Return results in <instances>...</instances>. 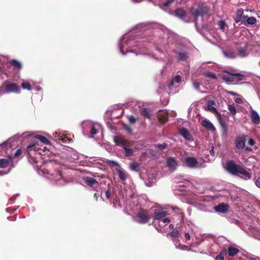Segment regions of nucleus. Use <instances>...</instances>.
Segmentation results:
<instances>
[{"mask_svg": "<svg viewBox=\"0 0 260 260\" xmlns=\"http://www.w3.org/2000/svg\"><path fill=\"white\" fill-rule=\"evenodd\" d=\"M136 36L133 32L125 34L120 39L118 46L120 52L123 55L128 52L135 53L136 55L147 54L146 47L137 40Z\"/></svg>", "mask_w": 260, "mask_h": 260, "instance_id": "obj_1", "label": "nucleus"}, {"mask_svg": "<svg viewBox=\"0 0 260 260\" xmlns=\"http://www.w3.org/2000/svg\"><path fill=\"white\" fill-rule=\"evenodd\" d=\"M153 105L149 103L143 102H132L123 105L117 104L109 107L106 113L116 112V110L122 109L121 114H124L126 109H129L130 112L134 114H149L152 112Z\"/></svg>", "mask_w": 260, "mask_h": 260, "instance_id": "obj_2", "label": "nucleus"}, {"mask_svg": "<svg viewBox=\"0 0 260 260\" xmlns=\"http://www.w3.org/2000/svg\"><path fill=\"white\" fill-rule=\"evenodd\" d=\"M225 169L233 175H242L245 179H250L251 177L250 174L243 167L236 164L233 160L227 161Z\"/></svg>", "mask_w": 260, "mask_h": 260, "instance_id": "obj_3", "label": "nucleus"}, {"mask_svg": "<svg viewBox=\"0 0 260 260\" xmlns=\"http://www.w3.org/2000/svg\"><path fill=\"white\" fill-rule=\"evenodd\" d=\"M113 140L116 145L121 146L124 149L126 156H130L133 154L134 151L133 149L131 148L134 145L133 141L124 139V137L121 135L114 136Z\"/></svg>", "mask_w": 260, "mask_h": 260, "instance_id": "obj_4", "label": "nucleus"}, {"mask_svg": "<svg viewBox=\"0 0 260 260\" xmlns=\"http://www.w3.org/2000/svg\"><path fill=\"white\" fill-rule=\"evenodd\" d=\"M20 89L15 83H5L2 85L0 92L2 93H8L11 92L19 93Z\"/></svg>", "mask_w": 260, "mask_h": 260, "instance_id": "obj_5", "label": "nucleus"}, {"mask_svg": "<svg viewBox=\"0 0 260 260\" xmlns=\"http://www.w3.org/2000/svg\"><path fill=\"white\" fill-rule=\"evenodd\" d=\"M190 12L195 18V22H197L198 17L203 18L207 15L209 12V9L206 7H200L197 9L191 8Z\"/></svg>", "mask_w": 260, "mask_h": 260, "instance_id": "obj_6", "label": "nucleus"}, {"mask_svg": "<svg viewBox=\"0 0 260 260\" xmlns=\"http://www.w3.org/2000/svg\"><path fill=\"white\" fill-rule=\"evenodd\" d=\"M137 216L140 220L138 222L141 224H146L148 223L150 219V216L148 211L144 209H140L138 212Z\"/></svg>", "mask_w": 260, "mask_h": 260, "instance_id": "obj_7", "label": "nucleus"}, {"mask_svg": "<svg viewBox=\"0 0 260 260\" xmlns=\"http://www.w3.org/2000/svg\"><path fill=\"white\" fill-rule=\"evenodd\" d=\"M206 111L215 114H220L218 112V104L213 100H208L207 101L205 106Z\"/></svg>", "mask_w": 260, "mask_h": 260, "instance_id": "obj_8", "label": "nucleus"}, {"mask_svg": "<svg viewBox=\"0 0 260 260\" xmlns=\"http://www.w3.org/2000/svg\"><path fill=\"white\" fill-rule=\"evenodd\" d=\"M241 76L239 73L232 74L225 72L222 75V79L226 83H231L237 82L239 79L238 77Z\"/></svg>", "mask_w": 260, "mask_h": 260, "instance_id": "obj_9", "label": "nucleus"}, {"mask_svg": "<svg viewBox=\"0 0 260 260\" xmlns=\"http://www.w3.org/2000/svg\"><path fill=\"white\" fill-rule=\"evenodd\" d=\"M248 44L247 42H244L237 48L238 55L241 57H245L249 54L248 50Z\"/></svg>", "mask_w": 260, "mask_h": 260, "instance_id": "obj_10", "label": "nucleus"}, {"mask_svg": "<svg viewBox=\"0 0 260 260\" xmlns=\"http://www.w3.org/2000/svg\"><path fill=\"white\" fill-rule=\"evenodd\" d=\"M246 142V136L242 135L236 137L235 141L236 147L239 150L242 149L245 147Z\"/></svg>", "mask_w": 260, "mask_h": 260, "instance_id": "obj_11", "label": "nucleus"}, {"mask_svg": "<svg viewBox=\"0 0 260 260\" xmlns=\"http://www.w3.org/2000/svg\"><path fill=\"white\" fill-rule=\"evenodd\" d=\"M83 180L87 185L91 187L95 188L99 186V183L98 181L93 178L90 177H84L83 178Z\"/></svg>", "mask_w": 260, "mask_h": 260, "instance_id": "obj_12", "label": "nucleus"}, {"mask_svg": "<svg viewBox=\"0 0 260 260\" xmlns=\"http://www.w3.org/2000/svg\"><path fill=\"white\" fill-rule=\"evenodd\" d=\"M185 166L190 168H195L198 164L197 159L193 157H187L185 159Z\"/></svg>", "mask_w": 260, "mask_h": 260, "instance_id": "obj_13", "label": "nucleus"}, {"mask_svg": "<svg viewBox=\"0 0 260 260\" xmlns=\"http://www.w3.org/2000/svg\"><path fill=\"white\" fill-rule=\"evenodd\" d=\"M229 206L225 203H222L214 207L215 210L219 213H225L228 212Z\"/></svg>", "mask_w": 260, "mask_h": 260, "instance_id": "obj_14", "label": "nucleus"}, {"mask_svg": "<svg viewBox=\"0 0 260 260\" xmlns=\"http://www.w3.org/2000/svg\"><path fill=\"white\" fill-rule=\"evenodd\" d=\"M179 134L182 136L185 140L192 141V137L189 131L185 128H181L179 129Z\"/></svg>", "mask_w": 260, "mask_h": 260, "instance_id": "obj_15", "label": "nucleus"}, {"mask_svg": "<svg viewBox=\"0 0 260 260\" xmlns=\"http://www.w3.org/2000/svg\"><path fill=\"white\" fill-rule=\"evenodd\" d=\"M175 1L176 0H165L163 1L161 0L159 5V7L161 9L166 11Z\"/></svg>", "mask_w": 260, "mask_h": 260, "instance_id": "obj_16", "label": "nucleus"}, {"mask_svg": "<svg viewBox=\"0 0 260 260\" xmlns=\"http://www.w3.org/2000/svg\"><path fill=\"white\" fill-rule=\"evenodd\" d=\"M167 215V211L155 210L154 213L153 217L155 220H159L164 218Z\"/></svg>", "mask_w": 260, "mask_h": 260, "instance_id": "obj_17", "label": "nucleus"}, {"mask_svg": "<svg viewBox=\"0 0 260 260\" xmlns=\"http://www.w3.org/2000/svg\"><path fill=\"white\" fill-rule=\"evenodd\" d=\"M202 125L204 127L207 128L208 129L214 132L215 130V128L213 125V124L209 120L205 119L202 121Z\"/></svg>", "mask_w": 260, "mask_h": 260, "instance_id": "obj_18", "label": "nucleus"}, {"mask_svg": "<svg viewBox=\"0 0 260 260\" xmlns=\"http://www.w3.org/2000/svg\"><path fill=\"white\" fill-rule=\"evenodd\" d=\"M257 22L256 19L254 17H246L245 19V22H243L244 24L246 26H248L249 25H253L255 24Z\"/></svg>", "mask_w": 260, "mask_h": 260, "instance_id": "obj_19", "label": "nucleus"}, {"mask_svg": "<svg viewBox=\"0 0 260 260\" xmlns=\"http://www.w3.org/2000/svg\"><path fill=\"white\" fill-rule=\"evenodd\" d=\"M181 77L180 75H176L175 77H174L170 83L169 84L168 86L169 88H171L173 86H175L176 83H179L181 82Z\"/></svg>", "mask_w": 260, "mask_h": 260, "instance_id": "obj_20", "label": "nucleus"}, {"mask_svg": "<svg viewBox=\"0 0 260 260\" xmlns=\"http://www.w3.org/2000/svg\"><path fill=\"white\" fill-rule=\"evenodd\" d=\"M224 55L229 58H235L236 57V54L231 50H224L223 51Z\"/></svg>", "mask_w": 260, "mask_h": 260, "instance_id": "obj_21", "label": "nucleus"}, {"mask_svg": "<svg viewBox=\"0 0 260 260\" xmlns=\"http://www.w3.org/2000/svg\"><path fill=\"white\" fill-rule=\"evenodd\" d=\"M119 178L122 181L123 183L125 182L126 179V175L124 171L121 169H118L116 170Z\"/></svg>", "mask_w": 260, "mask_h": 260, "instance_id": "obj_22", "label": "nucleus"}, {"mask_svg": "<svg viewBox=\"0 0 260 260\" xmlns=\"http://www.w3.org/2000/svg\"><path fill=\"white\" fill-rule=\"evenodd\" d=\"M10 64L15 69L20 70L22 68V64L17 60L13 59L10 61Z\"/></svg>", "mask_w": 260, "mask_h": 260, "instance_id": "obj_23", "label": "nucleus"}, {"mask_svg": "<svg viewBox=\"0 0 260 260\" xmlns=\"http://www.w3.org/2000/svg\"><path fill=\"white\" fill-rule=\"evenodd\" d=\"M175 14L177 17L180 19H183L185 16L186 12L182 9H178L175 10Z\"/></svg>", "mask_w": 260, "mask_h": 260, "instance_id": "obj_24", "label": "nucleus"}, {"mask_svg": "<svg viewBox=\"0 0 260 260\" xmlns=\"http://www.w3.org/2000/svg\"><path fill=\"white\" fill-rule=\"evenodd\" d=\"M239 252V250L236 248L230 246L228 248V254L230 256L236 255Z\"/></svg>", "mask_w": 260, "mask_h": 260, "instance_id": "obj_25", "label": "nucleus"}, {"mask_svg": "<svg viewBox=\"0 0 260 260\" xmlns=\"http://www.w3.org/2000/svg\"><path fill=\"white\" fill-rule=\"evenodd\" d=\"M217 119L220 124V126L224 133H226L228 131L227 126L223 121L221 118V115H217Z\"/></svg>", "mask_w": 260, "mask_h": 260, "instance_id": "obj_26", "label": "nucleus"}, {"mask_svg": "<svg viewBox=\"0 0 260 260\" xmlns=\"http://www.w3.org/2000/svg\"><path fill=\"white\" fill-rule=\"evenodd\" d=\"M10 160L7 159H0V168H6L8 167L10 164Z\"/></svg>", "mask_w": 260, "mask_h": 260, "instance_id": "obj_27", "label": "nucleus"}, {"mask_svg": "<svg viewBox=\"0 0 260 260\" xmlns=\"http://www.w3.org/2000/svg\"><path fill=\"white\" fill-rule=\"evenodd\" d=\"M35 138L39 140L41 142L45 144H49V140L44 136L41 135H37L35 136Z\"/></svg>", "mask_w": 260, "mask_h": 260, "instance_id": "obj_28", "label": "nucleus"}, {"mask_svg": "<svg viewBox=\"0 0 260 260\" xmlns=\"http://www.w3.org/2000/svg\"><path fill=\"white\" fill-rule=\"evenodd\" d=\"M187 58L186 53L183 52H179L177 53V59L179 61L185 60Z\"/></svg>", "mask_w": 260, "mask_h": 260, "instance_id": "obj_29", "label": "nucleus"}, {"mask_svg": "<svg viewBox=\"0 0 260 260\" xmlns=\"http://www.w3.org/2000/svg\"><path fill=\"white\" fill-rule=\"evenodd\" d=\"M167 164L168 167L170 168H174L177 165L175 159L172 157H170L168 159Z\"/></svg>", "mask_w": 260, "mask_h": 260, "instance_id": "obj_30", "label": "nucleus"}, {"mask_svg": "<svg viewBox=\"0 0 260 260\" xmlns=\"http://www.w3.org/2000/svg\"><path fill=\"white\" fill-rule=\"evenodd\" d=\"M158 119L160 123L164 124L168 121V115H158Z\"/></svg>", "mask_w": 260, "mask_h": 260, "instance_id": "obj_31", "label": "nucleus"}, {"mask_svg": "<svg viewBox=\"0 0 260 260\" xmlns=\"http://www.w3.org/2000/svg\"><path fill=\"white\" fill-rule=\"evenodd\" d=\"M251 118L254 124H258L260 123V117L259 115H251Z\"/></svg>", "mask_w": 260, "mask_h": 260, "instance_id": "obj_32", "label": "nucleus"}, {"mask_svg": "<svg viewBox=\"0 0 260 260\" xmlns=\"http://www.w3.org/2000/svg\"><path fill=\"white\" fill-rule=\"evenodd\" d=\"M179 233L177 230H173L171 233L168 234L167 236H171L173 238H176L179 236Z\"/></svg>", "mask_w": 260, "mask_h": 260, "instance_id": "obj_33", "label": "nucleus"}, {"mask_svg": "<svg viewBox=\"0 0 260 260\" xmlns=\"http://www.w3.org/2000/svg\"><path fill=\"white\" fill-rule=\"evenodd\" d=\"M22 87L24 89H27L28 90H31V87L29 82H23L21 84Z\"/></svg>", "mask_w": 260, "mask_h": 260, "instance_id": "obj_34", "label": "nucleus"}, {"mask_svg": "<svg viewBox=\"0 0 260 260\" xmlns=\"http://www.w3.org/2000/svg\"><path fill=\"white\" fill-rule=\"evenodd\" d=\"M139 167H140V165L137 162H133V163L131 164V169L134 171H139Z\"/></svg>", "mask_w": 260, "mask_h": 260, "instance_id": "obj_35", "label": "nucleus"}, {"mask_svg": "<svg viewBox=\"0 0 260 260\" xmlns=\"http://www.w3.org/2000/svg\"><path fill=\"white\" fill-rule=\"evenodd\" d=\"M37 143H30V144H29L27 147V150L28 151H30V150H36L37 149H38L37 148Z\"/></svg>", "mask_w": 260, "mask_h": 260, "instance_id": "obj_36", "label": "nucleus"}, {"mask_svg": "<svg viewBox=\"0 0 260 260\" xmlns=\"http://www.w3.org/2000/svg\"><path fill=\"white\" fill-rule=\"evenodd\" d=\"M239 12H240L241 14V15L240 16V18H242L241 19H242V23H243V22H245V19L246 18V17H247V16L244 15V11L242 9H239L237 10V13Z\"/></svg>", "mask_w": 260, "mask_h": 260, "instance_id": "obj_37", "label": "nucleus"}, {"mask_svg": "<svg viewBox=\"0 0 260 260\" xmlns=\"http://www.w3.org/2000/svg\"><path fill=\"white\" fill-rule=\"evenodd\" d=\"M156 147L158 148L159 150H164L167 148L168 144L164 143L162 144H158L155 145Z\"/></svg>", "mask_w": 260, "mask_h": 260, "instance_id": "obj_38", "label": "nucleus"}, {"mask_svg": "<svg viewBox=\"0 0 260 260\" xmlns=\"http://www.w3.org/2000/svg\"><path fill=\"white\" fill-rule=\"evenodd\" d=\"M246 107H247V110H246V113H250V114H257V113L255 110L252 109L251 107L249 105H247Z\"/></svg>", "mask_w": 260, "mask_h": 260, "instance_id": "obj_39", "label": "nucleus"}, {"mask_svg": "<svg viewBox=\"0 0 260 260\" xmlns=\"http://www.w3.org/2000/svg\"><path fill=\"white\" fill-rule=\"evenodd\" d=\"M228 108L230 112L232 113V114H235L236 112H238L237 111L236 108L234 105H229Z\"/></svg>", "mask_w": 260, "mask_h": 260, "instance_id": "obj_40", "label": "nucleus"}, {"mask_svg": "<svg viewBox=\"0 0 260 260\" xmlns=\"http://www.w3.org/2000/svg\"><path fill=\"white\" fill-rule=\"evenodd\" d=\"M197 109V107L196 105H191L190 108L188 109V113L190 114L191 112L197 113L196 110Z\"/></svg>", "mask_w": 260, "mask_h": 260, "instance_id": "obj_41", "label": "nucleus"}, {"mask_svg": "<svg viewBox=\"0 0 260 260\" xmlns=\"http://www.w3.org/2000/svg\"><path fill=\"white\" fill-rule=\"evenodd\" d=\"M241 15V14L240 12L237 13L236 17L234 19V21H235V22L238 23L239 22H241V23H242V19H241L242 18H240V16Z\"/></svg>", "mask_w": 260, "mask_h": 260, "instance_id": "obj_42", "label": "nucleus"}, {"mask_svg": "<svg viewBox=\"0 0 260 260\" xmlns=\"http://www.w3.org/2000/svg\"><path fill=\"white\" fill-rule=\"evenodd\" d=\"M205 76L209 78H211L214 79H216L215 74L212 72H207L205 73Z\"/></svg>", "mask_w": 260, "mask_h": 260, "instance_id": "obj_43", "label": "nucleus"}, {"mask_svg": "<svg viewBox=\"0 0 260 260\" xmlns=\"http://www.w3.org/2000/svg\"><path fill=\"white\" fill-rule=\"evenodd\" d=\"M54 135H55V138L57 137V138L56 139V141H61L63 143H64L66 142L65 138H63L61 137H60L59 135H58L57 133H55L54 134Z\"/></svg>", "mask_w": 260, "mask_h": 260, "instance_id": "obj_44", "label": "nucleus"}, {"mask_svg": "<svg viewBox=\"0 0 260 260\" xmlns=\"http://www.w3.org/2000/svg\"><path fill=\"white\" fill-rule=\"evenodd\" d=\"M123 128L125 129L128 134H132L133 131L129 126L126 125V124H124L123 125Z\"/></svg>", "mask_w": 260, "mask_h": 260, "instance_id": "obj_45", "label": "nucleus"}, {"mask_svg": "<svg viewBox=\"0 0 260 260\" xmlns=\"http://www.w3.org/2000/svg\"><path fill=\"white\" fill-rule=\"evenodd\" d=\"M62 174L60 171H58L57 173L55 174V176L53 177L54 179L56 180H60V179L62 178Z\"/></svg>", "mask_w": 260, "mask_h": 260, "instance_id": "obj_46", "label": "nucleus"}, {"mask_svg": "<svg viewBox=\"0 0 260 260\" xmlns=\"http://www.w3.org/2000/svg\"><path fill=\"white\" fill-rule=\"evenodd\" d=\"M225 26H226V24L223 21L221 20L219 21L220 29H221L222 30H224Z\"/></svg>", "mask_w": 260, "mask_h": 260, "instance_id": "obj_47", "label": "nucleus"}, {"mask_svg": "<svg viewBox=\"0 0 260 260\" xmlns=\"http://www.w3.org/2000/svg\"><path fill=\"white\" fill-rule=\"evenodd\" d=\"M137 118H135L133 116L131 115L128 117V121L130 123L134 124L136 122Z\"/></svg>", "mask_w": 260, "mask_h": 260, "instance_id": "obj_48", "label": "nucleus"}, {"mask_svg": "<svg viewBox=\"0 0 260 260\" xmlns=\"http://www.w3.org/2000/svg\"><path fill=\"white\" fill-rule=\"evenodd\" d=\"M223 257H224L227 254V250L225 248H224L222 251H221L218 254Z\"/></svg>", "mask_w": 260, "mask_h": 260, "instance_id": "obj_49", "label": "nucleus"}, {"mask_svg": "<svg viewBox=\"0 0 260 260\" xmlns=\"http://www.w3.org/2000/svg\"><path fill=\"white\" fill-rule=\"evenodd\" d=\"M179 248L181 249V250H186L188 251L191 250L190 248H188L187 246L184 245H179Z\"/></svg>", "mask_w": 260, "mask_h": 260, "instance_id": "obj_50", "label": "nucleus"}, {"mask_svg": "<svg viewBox=\"0 0 260 260\" xmlns=\"http://www.w3.org/2000/svg\"><path fill=\"white\" fill-rule=\"evenodd\" d=\"M90 133L92 135H94L97 133V130L93 126H92Z\"/></svg>", "mask_w": 260, "mask_h": 260, "instance_id": "obj_51", "label": "nucleus"}, {"mask_svg": "<svg viewBox=\"0 0 260 260\" xmlns=\"http://www.w3.org/2000/svg\"><path fill=\"white\" fill-rule=\"evenodd\" d=\"M193 86L195 89L199 90L200 87V83L198 82L193 81Z\"/></svg>", "mask_w": 260, "mask_h": 260, "instance_id": "obj_52", "label": "nucleus"}, {"mask_svg": "<svg viewBox=\"0 0 260 260\" xmlns=\"http://www.w3.org/2000/svg\"><path fill=\"white\" fill-rule=\"evenodd\" d=\"M21 153H22L21 150L19 149L17 150L15 152L14 156V157H18L20 155H21Z\"/></svg>", "mask_w": 260, "mask_h": 260, "instance_id": "obj_53", "label": "nucleus"}, {"mask_svg": "<svg viewBox=\"0 0 260 260\" xmlns=\"http://www.w3.org/2000/svg\"><path fill=\"white\" fill-rule=\"evenodd\" d=\"M248 143V144L251 146H253L255 143L254 140L252 138H250L249 139Z\"/></svg>", "mask_w": 260, "mask_h": 260, "instance_id": "obj_54", "label": "nucleus"}, {"mask_svg": "<svg viewBox=\"0 0 260 260\" xmlns=\"http://www.w3.org/2000/svg\"><path fill=\"white\" fill-rule=\"evenodd\" d=\"M8 144H9L7 142V141H6V142L2 143L1 144H0V148H2V149L5 148L7 147Z\"/></svg>", "mask_w": 260, "mask_h": 260, "instance_id": "obj_55", "label": "nucleus"}, {"mask_svg": "<svg viewBox=\"0 0 260 260\" xmlns=\"http://www.w3.org/2000/svg\"><path fill=\"white\" fill-rule=\"evenodd\" d=\"M161 222L164 223H168L170 222V219L169 218H164L162 219Z\"/></svg>", "mask_w": 260, "mask_h": 260, "instance_id": "obj_56", "label": "nucleus"}, {"mask_svg": "<svg viewBox=\"0 0 260 260\" xmlns=\"http://www.w3.org/2000/svg\"><path fill=\"white\" fill-rule=\"evenodd\" d=\"M105 195H106V197L107 199H109L110 198V197H111V193H110V190L109 189L106 191Z\"/></svg>", "mask_w": 260, "mask_h": 260, "instance_id": "obj_57", "label": "nucleus"}, {"mask_svg": "<svg viewBox=\"0 0 260 260\" xmlns=\"http://www.w3.org/2000/svg\"><path fill=\"white\" fill-rule=\"evenodd\" d=\"M109 165H110L112 167H114V166H116L118 165L117 163L114 161H109Z\"/></svg>", "mask_w": 260, "mask_h": 260, "instance_id": "obj_58", "label": "nucleus"}, {"mask_svg": "<svg viewBox=\"0 0 260 260\" xmlns=\"http://www.w3.org/2000/svg\"><path fill=\"white\" fill-rule=\"evenodd\" d=\"M255 185L260 188V178H258L256 181H255Z\"/></svg>", "mask_w": 260, "mask_h": 260, "instance_id": "obj_59", "label": "nucleus"}, {"mask_svg": "<svg viewBox=\"0 0 260 260\" xmlns=\"http://www.w3.org/2000/svg\"><path fill=\"white\" fill-rule=\"evenodd\" d=\"M223 259H224V257H223L222 256H221L219 254L217 255L216 256V257H215V260H223Z\"/></svg>", "mask_w": 260, "mask_h": 260, "instance_id": "obj_60", "label": "nucleus"}, {"mask_svg": "<svg viewBox=\"0 0 260 260\" xmlns=\"http://www.w3.org/2000/svg\"><path fill=\"white\" fill-rule=\"evenodd\" d=\"M185 237L187 240H189L190 239V236L188 233H186L185 234Z\"/></svg>", "mask_w": 260, "mask_h": 260, "instance_id": "obj_61", "label": "nucleus"}, {"mask_svg": "<svg viewBox=\"0 0 260 260\" xmlns=\"http://www.w3.org/2000/svg\"><path fill=\"white\" fill-rule=\"evenodd\" d=\"M235 102L238 104L242 103V99L240 98H237L235 99Z\"/></svg>", "mask_w": 260, "mask_h": 260, "instance_id": "obj_62", "label": "nucleus"}, {"mask_svg": "<svg viewBox=\"0 0 260 260\" xmlns=\"http://www.w3.org/2000/svg\"><path fill=\"white\" fill-rule=\"evenodd\" d=\"M245 149H246V150L248 151H252L251 148H249V147H246V148H245Z\"/></svg>", "mask_w": 260, "mask_h": 260, "instance_id": "obj_63", "label": "nucleus"}, {"mask_svg": "<svg viewBox=\"0 0 260 260\" xmlns=\"http://www.w3.org/2000/svg\"><path fill=\"white\" fill-rule=\"evenodd\" d=\"M94 197L96 198V200L98 199V198L99 197V194L96 193H95L94 194Z\"/></svg>", "mask_w": 260, "mask_h": 260, "instance_id": "obj_64", "label": "nucleus"}]
</instances>
